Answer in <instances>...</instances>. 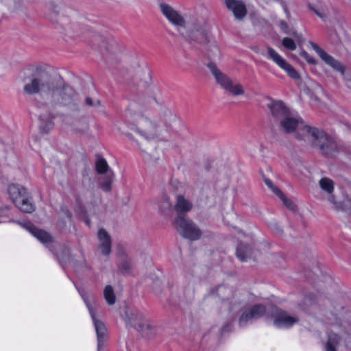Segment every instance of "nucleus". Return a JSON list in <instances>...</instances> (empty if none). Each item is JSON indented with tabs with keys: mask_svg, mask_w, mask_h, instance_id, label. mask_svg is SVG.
Instances as JSON below:
<instances>
[{
	"mask_svg": "<svg viewBox=\"0 0 351 351\" xmlns=\"http://www.w3.org/2000/svg\"><path fill=\"white\" fill-rule=\"evenodd\" d=\"M298 138L306 137L312 144L317 147L322 154L327 158H333L340 151V147L335 138L322 129L305 125L300 128Z\"/></svg>",
	"mask_w": 351,
	"mask_h": 351,
	"instance_id": "1",
	"label": "nucleus"
},
{
	"mask_svg": "<svg viewBox=\"0 0 351 351\" xmlns=\"http://www.w3.org/2000/svg\"><path fill=\"white\" fill-rule=\"evenodd\" d=\"M174 208L178 213V217L175 219L173 224L178 232L182 237L191 241L199 239L202 235L201 230L192 221L185 218L186 213L192 208V204L183 195H178Z\"/></svg>",
	"mask_w": 351,
	"mask_h": 351,
	"instance_id": "2",
	"label": "nucleus"
},
{
	"mask_svg": "<svg viewBox=\"0 0 351 351\" xmlns=\"http://www.w3.org/2000/svg\"><path fill=\"white\" fill-rule=\"evenodd\" d=\"M144 106L138 102H131L126 110V117L132 118L136 125L137 132L147 140L157 137V125L152 121L144 118Z\"/></svg>",
	"mask_w": 351,
	"mask_h": 351,
	"instance_id": "3",
	"label": "nucleus"
},
{
	"mask_svg": "<svg viewBox=\"0 0 351 351\" xmlns=\"http://www.w3.org/2000/svg\"><path fill=\"white\" fill-rule=\"evenodd\" d=\"M8 193L16 207L25 213H32L36 209L32 197L27 189L18 184H10Z\"/></svg>",
	"mask_w": 351,
	"mask_h": 351,
	"instance_id": "4",
	"label": "nucleus"
},
{
	"mask_svg": "<svg viewBox=\"0 0 351 351\" xmlns=\"http://www.w3.org/2000/svg\"><path fill=\"white\" fill-rule=\"evenodd\" d=\"M207 66L214 76L217 83L222 88L235 96L241 95L244 93L243 86L240 84L233 85L232 80L227 75L222 73L215 63L209 62Z\"/></svg>",
	"mask_w": 351,
	"mask_h": 351,
	"instance_id": "5",
	"label": "nucleus"
},
{
	"mask_svg": "<svg viewBox=\"0 0 351 351\" xmlns=\"http://www.w3.org/2000/svg\"><path fill=\"white\" fill-rule=\"evenodd\" d=\"M52 87L49 86V92L52 93V97L57 104L67 106L73 103L75 96L74 89L59 80L52 83Z\"/></svg>",
	"mask_w": 351,
	"mask_h": 351,
	"instance_id": "6",
	"label": "nucleus"
},
{
	"mask_svg": "<svg viewBox=\"0 0 351 351\" xmlns=\"http://www.w3.org/2000/svg\"><path fill=\"white\" fill-rule=\"evenodd\" d=\"M270 316L273 319L274 325L279 328H289L299 321L298 317L289 315L287 311L278 307L274 308Z\"/></svg>",
	"mask_w": 351,
	"mask_h": 351,
	"instance_id": "7",
	"label": "nucleus"
},
{
	"mask_svg": "<svg viewBox=\"0 0 351 351\" xmlns=\"http://www.w3.org/2000/svg\"><path fill=\"white\" fill-rule=\"evenodd\" d=\"M267 53L268 58L272 60L280 69L284 70L289 77L295 80L300 79V76L298 71L276 50L269 47L267 48Z\"/></svg>",
	"mask_w": 351,
	"mask_h": 351,
	"instance_id": "8",
	"label": "nucleus"
},
{
	"mask_svg": "<svg viewBox=\"0 0 351 351\" xmlns=\"http://www.w3.org/2000/svg\"><path fill=\"white\" fill-rule=\"evenodd\" d=\"M310 45L326 64L331 66L335 71L341 73V75L344 74L346 67L343 64H342L339 61L335 60L332 56L327 53L317 44L313 42H310Z\"/></svg>",
	"mask_w": 351,
	"mask_h": 351,
	"instance_id": "9",
	"label": "nucleus"
},
{
	"mask_svg": "<svg viewBox=\"0 0 351 351\" xmlns=\"http://www.w3.org/2000/svg\"><path fill=\"white\" fill-rule=\"evenodd\" d=\"M160 8L162 14L171 24L178 27L185 26L186 22L184 17L171 6L165 3H161Z\"/></svg>",
	"mask_w": 351,
	"mask_h": 351,
	"instance_id": "10",
	"label": "nucleus"
},
{
	"mask_svg": "<svg viewBox=\"0 0 351 351\" xmlns=\"http://www.w3.org/2000/svg\"><path fill=\"white\" fill-rule=\"evenodd\" d=\"M41 68H36V72L38 73V77H34L32 80L31 82L27 84L24 86V91L28 95H34L38 93L40 90L45 87L47 88L49 90V86L52 87V83L46 82L43 81V75L40 73Z\"/></svg>",
	"mask_w": 351,
	"mask_h": 351,
	"instance_id": "11",
	"label": "nucleus"
},
{
	"mask_svg": "<svg viewBox=\"0 0 351 351\" xmlns=\"http://www.w3.org/2000/svg\"><path fill=\"white\" fill-rule=\"evenodd\" d=\"M19 223L42 243L47 244L53 241V237L48 232L36 228L31 221H25Z\"/></svg>",
	"mask_w": 351,
	"mask_h": 351,
	"instance_id": "12",
	"label": "nucleus"
},
{
	"mask_svg": "<svg viewBox=\"0 0 351 351\" xmlns=\"http://www.w3.org/2000/svg\"><path fill=\"white\" fill-rule=\"evenodd\" d=\"M266 312V308L263 304H255L245 311L239 317L240 326L245 325L249 320L258 319L263 317Z\"/></svg>",
	"mask_w": 351,
	"mask_h": 351,
	"instance_id": "13",
	"label": "nucleus"
},
{
	"mask_svg": "<svg viewBox=\"0 0 351 351\" xmlns=\"http://www.w3.org/2000/svg\"><path fill=\"white\" fill-rule=\"evenodd\" d=\"M268 108L272 117L279 121L286 118L288 115H291V111L289 108L280 100H272L268 104Z\"/></svg>",
	"mask_w": 351,
	"mask_h": 351,
	"instance_id": "14",
	"label": "nucleus"
},
{
	"mask_svg": "<svg viewBox=\"0 0 351 351\" xmlns=\"http://www.w3.org/2000/svg\"><path fill=\"white\" fill-rule=\"evenodd\" d=\"M227 8L231 10L237 19H242L247 14L245 3L240 0H225Z\"/></svg>",
	"mask_w": 351,
	"mask_h": 351,
	"instance_id": "15",
	"label": "nucleus"
},
{
	"mask_svg": "<svg viewBox=\"0 0 351 351\" xmlns=\"http://www.w3.org/2000/svg\"><path fill=\"white\" fill-rule=\"evenodd\" d=\"M264 182L269 189L276 194L283 202V204L290 210L295 211L297 209L296 205L292 202L291 199L287 198L285 195L276 186L272 181L269 178L263 177Z\"/></svg>",
	"mask_w": 351,
	"mask_h": 351,
	"instance_id": "16",
	"label": "nucleus"
},
{
	"mask_svg": "<svg viewBox=\"0 0 351 351\" xmlns=\"http://www.w3.org/2000/svg\"><path fill=\"white\" fill-rule=\"evenodd\" d=\"M97 237L100 241L99 248L101 250L102 254L105 256L110 255L111 252L112 241L109 234L105 229L101 228L98 231Z\"/></svg>",
	"mask_w": 351,
	"mask_h": 351,
	"instance_id": "17",
	"label": "nucleus"
},
{
	"mask_svg": "<svg viewBox=\"0 0 351 351\" xmlns=\"http://www.w3.org/2000/svg\"><path fill=\"white\" fill-rule=\"evenodd\" d=\"M280 126L286 133H292L299 128V124L302 123L301 119L291 117L288 115L280 121Z\"/></svg>",
	"mask_w": 351,
	"mask_h": 351,
	"instance_id": "18",
	"label": "nucleus"
},
{
	"mask_svg": "<svg viewBox=\"0 0 351 351\" xmlns=\"http://www.w3.org/2000/svg\"><path fill=\"white\" fill-rule=\"evenodd\" d=\"M94 325L97 337V346L98 349L100 350L104 346V343L107 336V328L105 324L99 320L95 319Z\"/></svg>",
	"mask_w": 351,
	"mask_h": 351,
	"instance_id": "19",
	"label": "nucleus"
},
{
	"mask_svg": "<svg viewBox=\"0 0 351 351\" xmlns=\"http://www.w3.org/2000/svg\"><path fill=\"white\" fill-rule=\"evenodd\" d=\"M133 327L144 337L149 338L154 334V328L145 320H139L138 323H134Z\"/></svg>",
	"mask_w": 351,
	"mask_h": 351,
	"instance_id": "20",
	"label": "nucleus"
},
{
	"mask_svg": "<svg viewBox=\"0 0 351 351\" xmlns=\"http://www.w3.org/2000/svg\"><path fill=\"white\" fill-rule=\"evenodd\" d=\"M53 119L54 116L51 114L48 115L42 114L39 116L40 121V130L41 133L47 134L53 129L54 126Z\"/></svg>",
	"mask_w": 351,
	"mask_h": 351,
	"instance_id": "21",
	"label": "nucleus"
},
{
	"mask_svg": "<svg viewBox=\"0 0 351 351\" xmlns=\"http://www.w3.org/2000/svg\"><path fill=\"white\" fill-rule=\"evenodd\" d=\"M252 250L250 245L243 243H240L237 245L236 255L241 262L247 261V258L252 255Z\"/></svg>",
	"mask_w": 351,
	"mask_h": 351,
	"instance_id": "22",
	"label": "nucleus"
},
{
	"mask_svg": "<svg viewBox=\"0 0 351 351\" xmlns=\"http://www.w3.org/2000/svg\"><path fill=\"white\" fill-rule=\"evenodd\" d=\"M95 170L96 172L100 175L106 174L112 171L111 170H109V165L106 160L100 154L96 155Z\"/></svg>",
	"mask_w": 351,
	"mask_h": 351,
	"instance_id": "23",
	"label": "nucleus"
},
{
	"mask_svg": "<svg viewBox=\"0 0 351 351\" xmlns=\"http://www.w3.org/2000/svg\"><path fill=\"white\" fill-rule=\"evenodd\" d=\"M86 34L88 36L92 38L95 43L99 44V47H101V48L104 47V48H106V49L107 51L111 50L108 47L106 46V44L110 43V45H114V43L113 40L109 41L107 38H104L103 36L97 34L95 32L88 30L87 32H86Z\"/></svg>",
	"mask_w": 351,
	"mask_h": 351,
	"instance_id": "24",
	"label": "nucleus"
},
{
	"mask_svg": "<svg viewBox=\"0 0 351 351\" xmlns=\"http://www.w3.org/2000/svg\"><path fill=\"white\" fill-rule=\"evenodd\" d=\"M114 177L113 171L106 173L99 179L100 188L105 192H110L112 189V183Z\"/></svg>",
	"mask_w": 351,
	"mask_h": 351,
	"instance_id": "25",
	"label": "nucleus"
},
{
	"mask_svg": "<svg viewBox=\"0 0 351 351\" xmlns=\"http://www.w3.org/2000/svg\"><path fill=\"white\" fill-rule=\"evenodd\" d=\"M321 189L327 193L330 194L334 191V182L328 178H322L319 182Z\"/></svg>",
	"mask_w": 351,
	"mask_h": 351,
	"instance_id": "26",
	"label": "nucleus"
},
{
	"mask_svg": "<svg viewBox=\"0 0 351 351\" xmlns=\"http://www.w3.org/2000/svg\"><path fill=\"white\" fill-rule=\"evenodd\" d=\"M104 295L106 301L109 305H113L115 303L116 296L112 286H106L104 291Z\"/></svg>",
	"mask_w": 351,
	"mask_h": 351,
	"instance_id": "27",
	"label": "nucleus"
},
{
	"mask_svg": "<svg viewBox=\"0 0 351 351\" xmlns=\"http://www.w3.org/2000/svg\"><path fill=\"white\" fill-rule=\"evenodd\" d=\"M282 44L283 47L291 51H294L297 48L295 41L289 37L284 38L282 40Z\"/></svg>",
	"mask_w": 351,
	"mask_h": 351,
	"instance_id": "28",
	"label": "nucleus"
},
{
	"mask_svg": "<svg viewBox=\"0 0 351 351\" xmlns=\"http://www.w3.org/2000/svg\"><path fill=\"white\" fill-rule=\"evenodd\" d=\"M341 340V337L336 333L331 332L328 335L326 345H334L337 346Z\"/></svg>",
	"mask_w": 351,
	"mask_h": 351,
	"instance_id": "29",
	"label": "nucleus"
},
{
	"mask_svg": "<svg viewBox=\"0 0 351 351\" xmlns=\"http://www.w3.org/2000/svg\"><path fill=\"white\" fill-rule=\"evenodd\" d=\"M131 263L129 261H125L123 262L119 266V270L123 274H129L131 271Z\"/></svg>",
	"mask_w": 351,
	"mask_h": 351,
	"instance_id": "30",
	"label": "nucleus"
},
{
	"mask_svg": "<svg viewBox=\"0 0 351 351\" xmlns=\"http://www.w3.org/2000/svg\"><path fill=\"white\" fill-rule=\"evenodd\" d=\"M301 56L310 64H315L316 61L314 58L311 56L306 51H304L301 53Z\"/></svg>",
	"mask_w": 351,
	"mask_h": 351,
	"instance_id": "31",
	"label": "nucleus"
},
{
	"mask_svg": "<svg viewBox=\"0 0 351 351\" xmlns=\"http://www.w3.org/2000/svg\"><path fill=\"white\" fill-rule=\"evenodd\" d=\"M280 29L285 32V33H287L288 32V29H289V27H288V25L286 21H281L280 22Z\"/></svg>",
	"mask_w": 351,
	"mask_h": 351,
	"instance_id": "32",
	"label": "nucleus"
},
{
	"mask_svg": "<svg viewBox=\"0 0 351 351\" xmlns=\"http://www.w3.org/2000/svg\"><path fill=\"white\" fill-rule=\"evenodd\" d=\"M326 351H337L336 346L334 345H326Z\"/></svg>",
	"mask_w": 351,
	"mask_h": 351,
	"instance_id": "33",
	"label": "nucleus"
},
{
	"mask_svg": "<svg viewBox=\"0 0 351 351\" xmlns=\"http://www.w3.org/2000/svg\"><path fill=\"white\" fill-rule=\"evenodd\" d=\"M86 104L90 106H93L94 105L93 99L90 97H87L86 99Z\"/></svg>",
	"mask_w": 351,
	"mask_h": 351,
	"instance_id": "34",
	"label": "nucleus"
},
{
	"mask_svg": "<svg viewBox=\"0 0 351 351\" xmlns=\"http://www.w3.org/2000/svg\"><path fill=\"white\" fill-rule=\"evenodd\" d=\"M165 203L167 205V206H168L169 208H171V203H170V200H169V199L168 197H166V198L165 199Z\"/></svg>",
	"mask_w": 351,
	"mask_h": 351,
	"instance_id": "35",
	"label": "nucleus"
},
{
	"mask_svg": "<svg viewBox=\"0 0 351 351\" xmlns=\"http://www.w3.org/2000/svg\"><path fill=\"white\" fill-rule=\"evenodd\" d=\"M85 223H86L87 226H90V221L89 219H86Z\"/></svg>",
	"mask_w": 351,
	"mask_h": 351,
	"instance_id": "36",
	"label": "nucleus"
},
{
	"mask_svg": "<svg viewBox=\"0 0 351 351\" xmlns=\"http://www.w3.org/2000/svg\"><path fill=\"white\" fill-rule=\"evenodd\" d=\"M66 216L69 217V218H71L72 217V214L70 211L67 210L66 212Z\"/></svg>",
	"mask_w": 351,
	"mask_h": 351,
	"instance_id": "37",
	"label": "nucleus"
},
{
	"mask_svg": "<svg viewBox=\"0 0 351 351\" xmlns=\"http://www.w3.org/2000/svg\"><path fill=\"white\" fill-rule=\"evenodd\" d=\"M311 10H314V12L316 13L317 15L322 17V15L315 10L313 9L311 7H310Z\"/></svg>",
	"mask_w": 351,
	"mask_h": 351,
	"instance_id": "38",
	"label": "nucleus"
},
{
	"mask_svg": "<svg viewBox=\"0 0 351 351\" xmlns=\"http://www.w3.org/2000/svg\"><path fill=\"white\" fill-rule=\"evenodd\" d=\"M202 36L204 38L205 42H208V38L206 34H202Z\"/></svg>",
	"mask_w": 351,
	"mask_h": 351,
	"instance_id": "39",
	"label": "nucleus"
},
{
	"mask_svg": "<svg viewBox=\"0 0 351 351\" xmlns=\"http://www.w3.org/2000/svg\"><path fill=\"white\" fill-rule=\"evenodd\" d=\"M350 84H351V80H348V81H347V86H348V87H350Z\"/></svg>",
	"mask_w": 351,
	"mask_h": 351,
	"instance_id": "40",
	"label": "nucleus"
},
{
	"mask_svg": "<svg viewBox=\"0 0 351 351\" xmlns=\"http://www.w3.org/2000/svg\"><path fill=\"white\" fill-rule=\"evenodd\" d=\"M214 49H215L216 52L219 51V49H218V47L217 46H214Z\"/></svg>",
	"mask_w": 351,
	"mask_h": 351,
	"instance_id": "41",
	"label": "nucleus"
},
{
	"mask_svg": "<svg viewBox=\"0 0 351 351\" xmlns=\"http://www.w3.org/2000/svg\"><path fill=\"white\" fill-rule=\"evenodd\" d=\"M306 300H311V296L310 295H308L306 297Z\"/></svg>",
	"mask_w": 351,
	"mask_h": 351,
	"instance_id": "42",
	"label": "nucleus"
},
{
	"mask_svg": "<svg viewBox=\"0 0 351 351\" xmlns=\"http://www.w3.org/2000/svg\"><path fill=\"white\" fill-rule=\"evenodd\" d=\"M4 208L5 210H9L10 207L9 206H5Z\"/></svg>",
	"mask_w": 351,
	"mask_h": 351,
	"instance_id": "43",
	"label": "nucleus"
},
{
	"mask_svg": "<svg viewBox=\"0 0 351 351\" xmlns=\"http://www.w3.org/2000/svg\"><path fill=\"white\" fill-rule=\"evenodd\" d=\"M53 12L56 13V8H53Z\"/></svg>",
	"mask_w": 351,
	"mask_h": 351,
	"instance_id": "44",
	"label": "nucleus"
}]
</instances>
